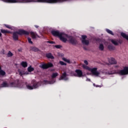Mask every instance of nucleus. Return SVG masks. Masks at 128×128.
Returning <instances> with one entry per match:
<instances>
[{
	"instance_id": "nucleus-1",
	"label": "nucleus",
	"mask_w": 128,
	"mask_h": 128,
	"mask_svg": "<svg viewBox=\"0 0 128 128\" xmlns=\"http://www.w3.org/2000/svg\"><path fill=\"white\" fill-rule=\"evenodd\" d=\"M24 83H20L18 80H15L12 82L8 83L6 82H3L1 84L2 88H24Z\"/></svg>"
},
{
	"instance_id": "nucleus-2",
	"label": "nucleus",
	"mask_w": 128,
	"mask_h": 128,
	"mask_svg": "<svg viewBox=\"0 0 128 128\" xmlns=\"http://www.w3.org/2000/svg\"><path fill=\"white\" fill-rule=\"evenodd\" d=\"M19 36H29L30 32L22 29H20L18 31H16L12 34V38L14 40H18Z\"/></svg>"
},
{
	"instance_id": "nucleus-3",
	"label": "nucleus",
	"mask_w": 128,
	"mask_h": 128,
	"mask_svg": "<svg viewBox=\"0 0 128 128\" xmlns=\"http://www.w3.org/2000/svg\"><path fill=\"white\" fill-rule=\"evenodd\" d=\"M113 74H118L120 76H126L128 74V67H124L122 70H114Z\"/></svg>"
},
{
	"instance_id": "nucleus-4",
	"label": "nucleus",
	"mask_w": 128,
	"mask_h": 128,
	"mask_svg": "<svg viewBox=\"0 0 128 128\" xmlns=\"http://www.w3.org/2000/svg\"><path fill=\"white\" fill-rule=\"evenodd\" d=\"M65 36L67 40H68V42L70 44H78V41L74 37L68 36L66 34H65Z\"/></svg>"
},
{
	"instance_id": "nucleus-5",
	"label": "nucleus",
	"mask_w": 128,
	"mask_h": 128,
	"mask_svg": "<svg viewBox=\"0 0 128 128\" xmlns=\"http://www.w3.org/2000/svg\"><path fill=\"white\" fill-rule=\"evenodd\" d=\"M54 64L52 62H48V64L43 63L41 64L40 66V68H42V70H48L50 68H52Z\"/></svg>"
},
{
	"instance_id": "nucleus-6",
	"label": "nucleus",
	"mask_w": 128,
	"mask_h": 128,
	"mask_svg": "<svg viewBox=\"0 0 128 128\" xmlns=\"http://www.w3.org/2000/svg\"><path fill=\"white\" fill-rule=\"evenodd\" d=\"M74 76H76L78 78H82V76H84V74H82V71L80 70L77 69L75 70V72L72 73Z\"/></svg>"
},
{
	"instance_id": "nucleus-7",
	"label": "nucleus",
	"mask_w": 128,
	"mask_h": 128,
	"mask_svg": "<svg viewBox=\"0 0 128 128\" xmlns=\"http://www.w3.org/2000/svg\"><path fill=\"white\" fill-rule=\"evenodd\" d=\"M31 84L33 86V88H38V86H42V82H38L36 80H32Z\"/></svg>"
},
{
	"instance_id": "nucleus-8",
	"label": "nucleus",
	"mask_w": 128,
	"mask_h": 128,
	"mask_svg": "<svg viewBox=\"0 0 128 128\" xmlns=\"http://www.w3.org/2000/svg\"><path fill=\"white\" fill-rule=\"evenodd\" d=\"M87 36L86 35H82V42L83 44H85L86 46H88L90 44V41L88 40H86Z\"/></svg>"
},
{
	"instance_id": "nucleus-9",
	"label": "nucleus",
	"mask_w": 128,
	"mask_h": 128,
	"mask_svg": "<svg viewBox=\"0 0 128 128\" xmlns=\"http://www.w3.org/2000/svg\"><path fill=\"white\" fill-rule=\"evenodd\" d=\"M93 76H98L100 74V72H98V68H94L90 70Z\"/></svg>"
},
{
	"instance_id": "nucleus-10",
	"label": "nucleus",
	"mask_w": 128,
	"mask_h": 128,
	"mask_svg": "<svg viewBox=\"0 0 128 128\" xmlns=\"http://www.w3.org/2000/svg\"><path fill=\"white\" fill-rule=\"evenodd\" d=\"M51 34L54 36H58V38H60V36L62 34V33H60V32L54 30L51 32Z\"/></svg>"
},
{
	"instance_id": "nucleus-11",
	"label": "nucleus",
	"mask_w": 128,
	"mask_h": 128,
	"mask_svg": "<svg viewBox=\"0 0 128 128\" xmlns=\"http://www.w3.org/2000/svg\"><path fill=\"white\" fill-rule=\"evenodd\" d=\"M67 76L68 74H66V72H64L59 78V80H68V77H66Z\"/></svg>"
},
{
	"instance_id": "nucleus-12",
	"label": "nucleus",
	"mask_w": 128,
	"mask_h": 128,
	"mask_svg": "<svg viewBox=\"0 0 128 128\" xmlns=\"http://www.w3.org/2000/svg\"><path fill=\"white\" fill-rule=\"evenodd\" d=\"M58 76V74L57 72L53 73L52 76V82H56V80L54 78H56V76Z\"/></svg>"
},
{
	"instance_id": "nucleus-13",
	"label": "nucleus",
	"mask_w": 128,
	"mask_h": 128,
	"mask_svg": "<svg viewBox=\"0 0 128 128\" xmlns=\"http://www.w3.org/2000/svg\"><path fill=\"white\" fill-rule=\"evenodd\" d=\"M63 36L64 33H62V34H61L60 36L59 37L60 38V40H62V42H68V39L64 37Z\"/></svg>"
},
{
	"instance_id": "nucleus-14",
	"label": "nucleus",
	"mask_w": 128,
	"mask_h": 128,
	"mask_svg": "<svg viewBox=\"0 0 128 128\" xmlns=\"http://www.w3.org/2000/svg\"><path fill=\"white\" fill-rule=\"evenodd\" d=\"M30 50H32V52H40V49H38V48L36 46H31Z\"/></svg>"
},
{
	"instance_id": "nucleus-15",
	"label": "nucleus",
	"mask_w": 128,
	"mask_h": 128,
	"mask_svg": "<svg viewBox=\"0 0 128 128\" xmlns=\"http://www.w3.org/2000/svg\"><path fill=\"white\" fill-rule=\"evenodd\" d=\"M46 58H50L51 60H54V57L52 54V53H48L46 54Z\"/></svg>"
},
{
	"instance_id": "nucleus-16",
	"label": "nucleus",
	"mask_w": 128,
	"mask_h": 128,
	"mask_svg": "<svg viewBox=\"0 0 128 128\" xmlns=\"http://www.w3.org/2000/svg\"><path fill=\"white\" fill-rule=\"evenodd\" d=\"M0 32L2 34H12V32H10V31L4 29H1Z\"/></svg>"
},
{
	"instance_id": "nucleus-17",
	"label": "nucleus",
	"mask_w": 128,
	"mask_h": 128,
	"mask_svg": "<svg viewBox=\"0 0 128 128\" xmlns=\"http://www.w3.org/2000/svg\"><path fill=\"white\" fill-rule=\"evenodd\" d=\"M21 66L23 68H26L28 66V62H21Z\"/></svg>"
},
{
	"instance_id": "nucleus-18",
	"label": "nucleus",
	"mask_w": 128,
	"mask_h": 128,
	"mask_svg": "<svg viewBox=\"0 0 128 128\" xmlns=\"http://www.w3.org/2000/svg\"><path fill=\"white\" fill-rule=\"evenodd\" d=\"M28 72H34V68L32 67V66H30L28 68Z\"/></svg>"
},
{
	"instance_id": "nucleus-19",
	"label": "nucleus",
	"mask_w": 128,
	"mask_h": 128,
	"mask_svg": "<svg viewBox=\"0 0 128 128\" xmlns=\"http://www.w3.org/2000/svg\"><path fill=\"white\" fill-rule=\"evenodd\" d=\"M121 36H122V38H126V40H128V36L126 35V34L124 32H121Z\"/></svg>"
},
{
	"instance_id": "nucleus-20",
	"label": "nucleus",
	"mask_w": 128,
	"mask_h": 128,
	"mask_svg": "<svg viewBox=\"0 0 128 128\" xmlns=\"http://www.w3.org/2000/svg\"><path fill=\"white\" fill-rule=\"evenodd\" d=\"M30 34L32 36V38H36V33L33 32H30Z\"/></svg>"
},
{
	"instance_id": "nucleus-21",
	"label": "nucleus",
	"mask_w": 128,
	"mask_h": 128,
	"mask_svg": "<svg viewBox=\"0 0 128 128\" xmlns=\"http://www.w3.org/2000/svg\"><path fill=\"white\" fill-rule=\"evenodd\" d=\"M6 72L4 70H2V66H0V76H4Z\"/></svg>"
},
{
	"instance_id": "nucleus-22",
	"label": "nucleus",
	"mask_w": 128,
	"mask_h": 128,
	"mask_svg": "<svg viewBox=\"0 0 128 128\" xmlns=\"http://www.w3.org/2000/svg\"><path fill=\"white\" fill-rule=\"evenodd\" d=\"M104 44H100L99 46V50H104Z\"/></svg>"
},
{
	"instance_id": "nucleus-23",
	"label": "nucleus",
	"mask_w": 128,
	"mask_h": 128,
	"mask_svg": "<svg viewBox=\"0 0 128 128\" xmlns=\"http://www.w3.org/2000/svg\"><path fill=\"white\" fill-rule=\"evenodd\" d=\"M62 60H64V62H67L68 64H70V60H68L66 58H62Z\"/></svg>"
},
{
	"instance_id": "nucleus-24",
	"label": "nucleus",
	"mask_w": 128,
	"mask_h": 128,
	"mask_svg": "<svg viewBox=\"0 0 128 128\" xmlns=\"http://www.w3.org/2000/svg\"><path fill=\"white\" fill-rule=\"evenodd\" d=\"M68 0H55V4L58 2H68Z\"/></svg>"
},
{
	"instance_id": "nucleus-25",
	"label": "nucleus",
	"mask_w": 128,
	"mask_h": 128,
	"mask_svg": "<svg viewBox=\"0 0 128 128\" xmlns=\"http://www.w3.org/2000/svg\"><path fill=\"white\" fill-rule=\"evenodd\" d=\"M4 26L6 27L7 28H9V30H12V26H10V25L4 24Z\"/></svg>"
},
{
	"instance_id": "nucleus-26",
	"label": "nucleus",
	"mask_w": 128,
	"mask_h": 128,
	"mask_svg": "<svg viewBox=\"0 0 128 128\" xmlns=\"http://www.w3.org/2000/svg\"><path fill=\"white\" fill-rule=\"evenodd\" d=\"M7 56L8 58H10L14 56V54L10 51H9L7 54Z\"/></svg>"
},
{
	"instance_id": "nucleus-27",
	"label": "nucleus",
	"mask_w": 128,
	"mask_h": 128,
	"mask_svg": "<svg viewBox=\"0 0 128 128\" xmlns=\"http://www.w3.org/2000/svg\"><path fill=\"white\" fill-rule=\"evenodd\" d=\"M26 88L28 89V90H34V87L33 86H32L30 84H28V85H26Z\"/></svg>"
},
{
	"instance_id": "nucleus-28",
	"label": "nucleus",
	"mask_w": 128,
	"mask_h": 128,
	"mask_svg": "<svg viewBox=\"0 0 128 128\" xmlns=\"http://www.w3.org/2000/svg\"><path fill=\"white\" fill-rule=\"evenodd\" d=\"M108 65L110 66V64H112V58L110 59H108Z\"/></svg>"
},
{
	"instance_id": "nucleus-29",
	"label": "nucleus",
	"mask_w": 128,
	"mask_h": 128,
	"mask_svg": "<svg viewBox=\"0 0 128 128\" xmlns=\"http://www.w3.org/2000/svg\"><path fill=\"white\" fill-rule=\"evenodd\" d=\"M59 64L60 66H66V64L62 61H60Z\"/></svg>"
},
{
	"instance_id": "nucleus-30",
	"label": "nucleus",
	"mask_w": 128,
	"mask_h": 128,
	"mask_svg": "<svg viewBox=\"0 0 128 128\" xmlns=\"http://www.w3.org/2000/svg\"><path fill=\"white\" fill-rule=\"evenodd\" d=\"M118 64V62L116 61V60L114 58L112 59V64L114 65V64Z\"/></svg>"
},
{
	"instance_id": "nucleus-31",
	"label": "nucleus",
	"mask_w": 128,
	"mask_h": 128,
	"mask_svg": "<svg viewBox=\"0 0 128 128\" xmlns=\"http://www.w3.org/2000/svg\"><path fill=\"white\" fill-rule=\"evenodd\" d=\"M18 72H19L20 76H22V75L24 74V72L23 71H21L19 70Z\"/></svg>"
},
{
	"instance_id": "nucleus-32",
	"label": "nucleus",
	"mask_w": 128,
	"mask_h": 128,
	"mask_svg": "<svg viewBox=\"0 0 128 128\" xmlns=\"http://www.w3.org/2000/svg\"><path fill=\"white\" fill-rule=\"evenodd\" d=\"M113 68H120V66L118 64H116L113 65Z\"/></svg>"
},
{
	"instance_id": "nucleus-33",
	"label": "nucleus",
	"mask_w": 128,
	"mask_h": 128,
	"mask_svg": "<svg viewBox=\"0 0 128 128\" xmlns=\"http://www.w3.org/2000/svg\"><path fill=\"white\" fill-rule=\"evenodd\" d=\"M106 32H107L108 34H112V31L108 29H106Z\"/></svg>"
},
{
	"instance_id": "nucleus-34",
	"label": "nucleus",
	"mask_w": 128,
	"mask_h": 128,
	"mask_svg": "<svg viewBox=\"0 0 128 128\" xmlns=\"http://www.w3.org/2000/svg\"><path fill=\"white\" fill-rule=\"evenodd\" d=\"M112 44H114L115 46H118V41H116L114 40H112Z\"/></svg>"
},
{
	"instance_id": "nucleus-35",
	"label": "nucleus",
	"mask_w": 128,
	"mask_h": 128,
	"mask_svg": "<svg viewBox=\"0 0 128 128\" xmlns=\"http://www.w3.org/2000/svg\"><path fill=\"white\" fill-rule=\"evenodd\" d=\"M28 42L29 44H32L33 43H32V38H28Z\"/></svg>"
},
{
	"instance_id": "nucleus-36",
	"label": "nucleus",
	"mask_w": 128,
	"mask_h": 128,
	"mask_svg": "<svg viewBox=\"0 0 128 128\" xmlns=\"http://www.w3.org/2000/svg\"><path fill=\"white\" fill-rule=\"evenodd\" d=\"M62 46L60 45H55L54 46V48H62Z\"/></svg>"
},
{
	"instance_id": "nucleus-37",
	"label": "nucleus",
	"mask_w": 128,
	"mask_h": 128,
	"mask_svg": "<svg viewBox=\"0 0 128 128\" xmlns=\"http://www.w3.org/2000/svg\"><path fill=\"white\" fill-rule=\"evenodd\" d=\"M43 82L45 84H50V82H48V80H44Z\"/></svg>"
},
{
	"instance_id": "nucleus-38",
	"label": "nucleus",
	"mask_w": 128,
	"mask_h": 128,
	"mask_svg": "<svg viewBox=\"0 0 128 128\" xmlns=\"http://www.w3.org/2000/svg\"><path fill=\"white\" fill-rule=\"evenodd\" d=\"M46 42L48 44H56V42H54V41H47Z\"/></svg>"
},
{
	"instance_id": "nucleus-39",
	"label": "nucleus",
	"mask_w": 128,
	"mask_h": 128,
	"mask_svg": "<svg viewBox=\"0 0 128 128\" xmlns=\"http://www.w3.org/2000/svg\"><path fill=\"white\" fill-rule=\"evenodd\" d=\"M84 68H86V70H90V67L88 66H86L85 65L82 66Z\"/></svg>"
},
{
	"instance_id": "nucleus-40",
	"label": "nucleus",
	"mask_w": 128,
	"mask_h": 128,
	"mask_svg": "<svg viewBox=\"0 0 128 128\" xmlns=\"http://www.w3.org/2000/svg\"><path fill=\"white\" fill-rule=\"evenodd\" d=\"M1 52L2 54H6V50L4 49L1 51Z\"/></svg>"
},
{
	"instance_id": "nucleus-41",
	"label": "nucleus",
	"mask_w": 128,
	"mask_h": 128,
	"mask_svg": "<svg viewBox=\"0 0 128 128\" xmlns=\"http://www.w3.org/2000/svg\"><path fill=\"white\" fill-rule=\"evenodd\" d=\"M84 64H86V66H88V60H84Z\"/></svg>"
},
{
	"instance_id": "nucleus-42",
	"label": "nucleus",
	"mask_w": 128,
	"mask_h": 128,
	"mask_svg": "<svg viewBox=\"0 0 128 128\" xmlns=\"http://www.w3.org/2000/svg\"><path fill=\"white\" fill-rule=\"evenodd\" d=\"M18 52H22V48H20L18 49Z\"/></svg>"
},
{
	"instance_id": "nucleus-43",
	"label": "nucleus",
	"mask_w": 128,
	"mask_h": 128,
	"mask_svg": "<svg viewBox=\"0 0 128 128\" xmlns=\"http://www.w3.org/2000/svg\"><path fill=\"white\" fill-rule=\"evenodd\" d=\"M86 80L87 82H90V78H87Z\"/></svg>"
},
{
	"instance_id": "nucleus-44",
	"label": "nucleus",
	"mask_w": 128,
	"mask_h": 128,
	"mask_svg": "<svg viewBox=\"0 0 128 128\" xmlns=\"http://www.w3.org/2000/svg\"><path fill=\"white\" fill-rule=\"evenodd\" d=\"M34 26H35V28H38V25H35Z\"/></svg>"
},
{
	"instance_id": "nucleus-45",
	"label": "nucleus",
	"mask_w": 128,
	"mask_h": 128,
	"mask_svg": "<svg viewBox=\"0 0 128 128\" xmlns=\"http://www.w3.org/2000/svg\"><path fill=\"white\" fill-rule=\"evenodd\" d=\"M108 48H112V46H108Z\"/></svg>"
},
{
	"instance_id": "nucleus-46",
	"label": "nucleus",
	"mask_w": 128,
	"mask_h": 128,
	"mask_svg": "<svg viewBox=\"0 0 128 128\" xmlns=\"http://www.w3.org/2000/svg\"><path fill=\"white\" fill-rule=\"evenodd\" d=\"M2 33L0 32V38H2Z\"/></svg>"
},
{
	"instance_id": "nucleus-47",
	"label": "nucleus",
	"mask_w": 128,
	"mask_h": 128,
	"mask_svg": "<svg viewBox=\"0 0 128 128\" xmlns=\"http://www.w3.org/2000/svg\"><path fill=\"white\" fill-rule=\"evenodd\" d=\"M111 42H112V40H111Z\"/></svg>"
},
{
	"instance_id": "nucleus-48",
	"label": "nucleus",
	"mask_w": 128,
	"mask_h": 128,
	"mask_svg": "<svg viewBox=\"0 0 128 128\" xmlns=\"http://www.w3.org/2000/svg\"><path fill=\"white\" fill-rule=\"evenodd\" d=\"M84 50H86V48H84Z\"/></svg>"
}]
</instances>
